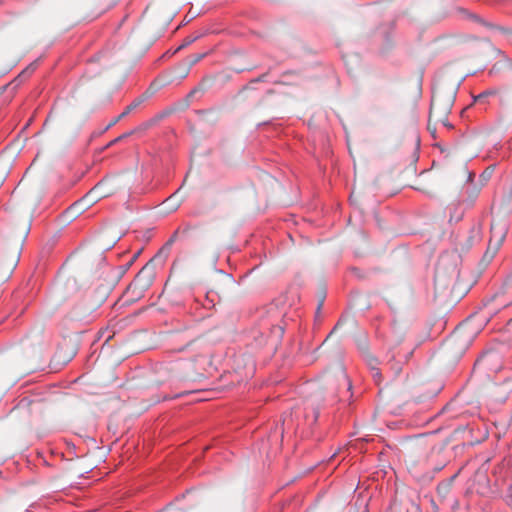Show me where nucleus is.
<instances>
[{
  "label": "nucleus",
  "instance_id": "17",
  "mask_svg": "<svg viewBox=\"0 0 512 512\" xmlns=\"http://www.w3.org/2000/svg\"><path fill=\"white\" fill-rule=\"evenodd\" d=\"M496 94V91L495 90H488V91H485L481 94H479L478 96L475 97V102H480L482 101L484 98L490 96V95H495Z\"/></svg>",
  "mask_w": 512,
  "mask_h": 512
},
{
  "label": "nucleus",
  "instance_id": "8",
  "mask_svg": "<svg viewBox=\"0 0 512 512\" xmlns=\"http://www.w3.org/2000/svg\"><path fill=\"white\" fill-rule=\"evenodd\" d=\"M219 276L215 280L212 291H215L218 295L225 296L228 294L231 288L234 287V280L229 274L218 272Z\"/></svg>",
  "mask_w": 512,
  "mask_h": 512
},
{
  "label": "nucleus",
  "instance_id": "16",
  "mask_svg": "<svg viewBox=\"0 0 512 512\" xmlns=\"http://www.w3.org/2000/svg\"><path fill=\"white\" fill-rule=\"evenodd\" d=\"M415 456H416L415 451H413V450L409 451L408 454L405 456V462L408 465H415L416 464Z\"/></svg>",
  "mask_w": 512,
  "mask_h": 512
},
{
  "label": "nucleus",
  "instance_id": "26",
  "mask_svg": "<svg viewBox=\"0 0 512 512\" xmlns=\"http://www.w3.org/2000/svg\"><path fill=\"white\" fill-rule=\"evenodd\" d=\"M491 172H493V169L488 168L487 170L484 171V174L489 175L491 174Z\"/></svg>",
  "mask_w": 512,
  "mask_h": 512
},
{
  "label": "nucleus",
  "instance_id": "13",
  "mask_svg": "<svg viewBox=\"0 0 512 512\" xmlns=\"http://www.w3.org/2000/svg\"><path fill=\"white\" fill-rule=\"evenodd\" d=\"M461 12H463L465 15H467L468 18H470L471 20L475 21V22H479L483 25H485L486 27L490 28V29H495V30H499V31H502L504 33H507V32H511L509 29H505L503 27H500L498 25H495V24H492V23H488L484 20H482L478 15L476 14H472V13H468L466 12L465 10H461Z\"/></svg>",
  "mask_w": 512,
  "mask_h": 512
},
{
  "label": "nucleus",
  "instance_id": "1",
  "mask_svg": "<svg viewBox=\"0 0 512 512\" xmlns=\"http://www.w3.org/2000/svg\"><path fill=\"white\" fill-rule=\"evenodd\" d=\"M187 360L164 363L158 366L157 384H163L173 377L199 380L207 377L212 367V349L208 342L199 345L194 352H188Z\"/></svg>",
  "mask_w": 512,
  "mask_h": 512
},
{
  "label": "nucleus",
  "instance_id": "15",
  "mask_svg": "<svg viewBox=\"0 0 512 512\" xmlns=\"http://www.w3.org/2000/svg\"><path fill=\"white\" fill-rule=\"evenodd\" d=\"M337 380L340 383H342L343 385L347 386L348 388L351 387V383H350L342 365H340L338 367Z\"/></svg>",
  "mask_w": 512,
  "mask_h": 512
},
{
  "label": "nucleus",
  "instance_id": "19",
  "mask_svg": "<svg viewBox=\"0 0 512 512\" xmlns=\"http://www.w3.org/2000/svg\"><path fill=\"white\" fill-rule=\"evenodd\" d=\"M132 132H129V133H125L123 135H120L119 137L115 138L114 140H112L107 146L110 147L112 145H114L115 143L123 140L124 138L128 137L129 135H131Z\"/></svg>",
  "mask_w": 512,
  "mask_h": 512
},
{
  "label": "nucleus",
  "instance_id": "29",
  "mask_svg": "<svg viewBox=\"0 0 512 512\" xmlns=\"http://www.w3.org/2000/svg\"><path fill=\"white\" fill-rule=\"evenodd\" d=\"M491 172H493V169L488 168L487 170L484 171V174L489 175L491 174Z\"/></svg>",
  "mask_w": 512,
  "mask_h": 512
},
{
  "label": "nucleus",
  "instance_id": "3",
  "mask_svg": "<svg viewBox=\"0 0 512 512\" xmlns=\"http://www.w3.org/2000/svg\"><path fill=\"white\" fill-rule=\"evenodd\" d=\"M105 67H107V60L104 57L92 60L79 79L74 93L79 97H89L96 94L103 86L104 78L102 74Z\"/></svg>",
  "mask_w": 512,
  "mask_h": 512
},
{
  "label": "nucleus",
  "instance_id": "7",
  "mask_svg": "<svg viewBox=\"0 0 512 512\" xmlns=\"http://www.w3.org/2000/svg\"><path fill=\"white\" fill-rule=\"evenodd\" d=\"M155 279L154 259L146 263L138 272L133 282L128 286L126 294H131L133 299L140 298Z\"/></svg>",
  "mask_w": 512,
  "mask_h": 512
},
{
  "label": "nucleus",
  "instance_id": "10",
  "mask_svg": "<svg viewBox=\"0 0 512 512\" xmlns=\"http://www.w3.org/2000/svg\"><path fill=\"white\" fill-rule=\"evenodd\" d=\"M180 189H178L175 193L170 195L166 200H164L160 205V211L163 214H170L175 212L183 203V196L179 195Z\"/></svg>",
  "mask_w": 512,
  "mask_h": 512
},
{
  "label": "nucleus",
  "instance_id": "12",
  "mask_svg": "<svg viewBox=\"0 0 512 512\" xmlns=\"http://www.w3.org/2000/svg\"><path fill=\"white\" fill-rule=\"evenodd\" d=\"M439 125H441L446 130L453 129V125L449 121H435L433 119L432 115L429 114V120H428L427 128H428V130L430 131V133L432 134V136L434 138H436V132H437V128H438Z\"/></svg>",
  "mask_w": 512,
  "mask_h": 512
},
{
  "label": "nucleus",
  "instance_id": "32",
  "mask_svg": "<svg viewBox=\"0 0 512 512\" xmlns=\"http://www.w3.org/2000/svg\"><path fill=\"white\" fill-rule=\"evenodd\" d=\"M178 264H179V261H178V260H176V261L173 263V265H172V269H175V267H176Z\"/></svg>",
  "mask_w": 512,
  "mask_h": 512
},
{
  "label": "nucleus",
  "instance_id": "23",
  "mask_svg": "<svg viewBox=\"0 0 512 512\" xmlns=\"http://www.w3.org/2000/svg\"><path fill=\"white\" fill-rule=\"evenodd\" d=\"M16 264H17V256H15V257L11 260V262H10V264H9V269H10V270L14 269V268H15V266H16Z\"/></svg>",
  "mask_w": 512,
  "mask_h": 512
},
{
  "label": "nucleus",
  "instance_id": "20",
  "mask_svg": "<svg viewBox=\"0 0 512 512\" xmlns=\"http://www.w3.org/2000/svg\"><path fill=\"white\" fill-rule=\"evenodd\" d=\"M372 376L376 380L377 383L381 380V374L379 372V369L377 367H372Z\"/></svg>",
  "mask_w": 512,
  "mask_h": 512
},
{
  "label": "nucleus",
  "instance_id": "30",
  "mask_svg": "<svg viewBox=\"0 0 512 512\" xmlns=\"http://www.w3.org/2000/svg\"><path fill=\"white\" fill-rule=\"evenodd\" d=\"M118 239H119V237H117L116 239H114V240L112 241V243H111V244H107V246H108V247H111L112 245H114V244L116 243V241H117Z\"/></svg>",
  "mask_w": 512,
  "mask_h": 512
},
{
  "label": "nucleus",
  "instance_id": "11",
  "mask_svg": "<svg viewBox=\"0 0 512 512\" xmlns=\"http://www.w3.org/2000/svg\"><path fill=\"white\" fill-rule=\"evenodd\" d=\"M154 91L152 90V87H150L145 93H143L141 96L137 97L130 105H128L125 110L113 120V122L110 125H114L117 123L120 119L127 116L130 112L135 110L137 107H139L146 99H148Z\"/></svg>",
  "mask_w": 512,
  "mask_h": 512
},
{
  "label": "nucleus",
  "instance_id": "2",
  "mask_svg": "<svg viewBox=\"0 0 512 512\" xmlns=\"http://www.w3.org/2000/svg\"><path fill=\"white\" fill-rule=\"evenodd\" d=\"M462 80L461 73L451 78L449 71L442 72L437 78L429 113L435 121H448Z\"/></svg>",
  "mask_w": 512,
  "mask_h": 512
},
{
  "label": "nucleus",
  "instance_id": "22",
  "mask_svg": "<svg viewBox=\"0 0 512 512\" xmlns=\"http://www.w3.org/2000/svg\"><path fill=\"white\" fill-rule=\"evenodd\" d=\"M339 323L335 326V328L333 329V331L327 336V338L323 341L322 345L320 346V348H322L323 346L326 345V343L328 342L329 338L331 337V335L334 333V331L337 329Z\"/></svg>",
  "mask_w": 512,
  "mask_h": 512
},
{
  "label": "nucleus",
  "instance_id": "31",
  "mask_svg": "<svg viewBox=\"0 0 512 512\" xmlns=\"http://www.w3.org/2000/svg\"><path fill=\"white\" fill-rule=\"evenodd\" d=\"M189 43H191V41H187V42H185V43H184L183 45H181L178 49H181V48L185 47V46H186V45H188Z\"/></svg>",
  "mask_w": 512,
  "mask_h": 512
},
{
  "label": "nucleus",
  "instance_id": "4",
  "mask_svg": "<svg viewBox=\"0 0 512 512\" xmlns=\"http://www.w3.org/2000/svg\"><path fill=\"white\" fill-rule=\"evenodd\" d=\"M206 342L200 333L191 327L176 330L170 335V343L174 352H194V349Z\"/></svg>",
  "mask_w": 512,
  "mask_h": 512
},
{
  "label": "nucleus",
  "instance_id": "6",
  "mask_svg": "<svg viewBox=\"0 0 512 512\" xmlns=\"http://www.w3.org/2000/svg\"><path fill=\"white\" fill-rule=\"evenodd\" d=\"M114 192L109 187L108 181H101L95 185L81 200L75 202L69 209V212L78 215L91 207L102 198L110 196Z\"/></svg>",
  "mask_w": 512,
  "mask_h": 512
},
{
  "label": "nucleus",
  "instance_id": "24",
  "mask_svg": "<svg viewBox=\"0 0 512 512\" xmlns=\"http://www.w3.org/2000/svg\"><path fill=\"white\" fill-rule=\"evenodd\" d=\"M435 280H436V283H438V282H440V281H441V274H440L439 269L437 270Z\"/></svg>",
  "mask_w": 512,
  "mask_h": 512
},
{
  "label": "nucleus",
  "instance_id": "9",
  "mask_svg": "<svg viewBox=\"0 0 512 512\" xmlns=\"http://www.w3.org/2000/svg\"><path fill=\"white\" fill-rule=\"evenodd\" d=\"M505 238L504 231H501L498 236H496L494 233L492 237L490 238L488 247L483 255V262H486L487 264L491 262V260L495 257L497 254L500 246L502 245V242Z\"/></svg>",
  "mask_w": 512,
  "mask_h": 512
},
{
  "label": "nucleus",
  "instance_id": "5",
  "mask_svg": "<svg viewBox=\"0 0 512 512\" xmlns=\"http://www.w3.org/2000/svg\"><path fill=\"white\" fill-rule=\"evenodd\" d=\"M178 239H184L189 246L201 247L205 240V229L201 224L185 223L173 232L166 246H171Z\"/></svg>",
  "mask_w": 512,
  "mask_h": 512
},
{
  "label": "nucleus",
  "instance_id": "25",
  "mask_svg": "<svg viewBox=\"0 0 512 512\" xmlns=\"http://www.w3.org/2000/svg\"><path fill=\"white\" fill-rule=\"evenodd\" d=\"M491 172H493V169L488 168L487 170L484 171V174L489 175L491 174Z\"/></svg>",
  "mask_w": 512,
  "mask_h": 512
},
{
  "label": "nucleus",
  "instance_id": "33",
  "mask_svg": "<svg viewBox=\"0 0 512 512\" xmlns=\"http://www.w3.org/2000/svg\"><path fill=\"white\" fill-rule=\"evenodd\" d=\"M270 181L274 184H277V181L275 179H273L272 177H269Z\"/></svg>",
  "mask_w": 512,
  "mask_h": 512
},
{
  "label": "nucleus",
  "instance_id": "18",
  "mask_svg": "<svg viewBox=\"0 0 512 512\" xmlns=\"http://www.w3.org/2000/svg\"><path fill=\"white\" fill-rule=\"evenodd\" d=\"M8 175V167L0 165V186Z\"/></svg>",
  "mask_w": 512,
  "mask_h": 512
},
{
  "label": "nucleus",
  "instance_id": "14",
  "mask_svg": "<svg viewBox=\"0 0 512 512\" xmlns=\"http://www.w3.org/2000/svg\"><path fill=\"white\" fill-rule=\"evenodd\" d=\"M204 57V54H195L187 58L181 77H185L188 74L189 69L199 62Z\"/></svg>",
  "mask_w": 512,
  "mask_h": 512
},
{
  "label": "nucleus",
  "instance_id": "21",
  "mask_svg": "<svg viewBox=\"0 0 512 512\" xmlns=\"http://www.w3.org/2000/svg\"><path fill=\"white\" fill-rule=\"evenodd\" d=\"M368 364L370 365L371 368L377 367V359H375L373 357H369Z\"/></svg>",
  "mask_w": 512,
  "mask_h": 512
},
{
  "label": "nucleus",
  "instance_id": "27",
  "mask_svg": "<svg viewBox=\"0 0 512 512\" xmlns=\"http://www.w3.org/2000/svg\"><path fill=\"white\" fill-rule=\"evenodd\" d=\"M491 172H493V169L488 168L487 170L484 171V174L489 175L491 174Z\"/></svg>",
  "mask_w": 512,
  "mask_h": 512
},
{
  "label": "nucleus",
  "instance_id": "28",
  "mask_svg": "<svg viewBox=\"0 0 512 512\" xmlns=\"http://www.w3.org/2000/svg\"><path fill=\"white\" fill-rule=\"evenodd\" d=\"M491 172H493V169L488 168L487 170L484 171V174L489 175L491 174Z\"/></svg>",
  "mask_w": 512,
  "mask_h": 512
}]
</instances>
